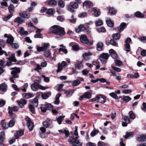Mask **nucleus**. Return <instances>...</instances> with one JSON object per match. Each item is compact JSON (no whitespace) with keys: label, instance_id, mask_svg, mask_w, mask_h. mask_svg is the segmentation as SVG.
<instances>
[{"label":"nucleus","instance_id":"obj_1","mask_svg":"<svg viewBox=\"0 0 146 146\" xmlns=\"http://www.w3.org/2000/svg\"><path fill=\"white\" fill-rule=\"evenodd\" d=\"M76 129L74 130V135L76 136L75 137H72V139H69L68 141L73 146H82V143L78 140V133L77 128L76 127Z\"/></svg>","mask_w":146,"mask_h":146},{"label":"nucleus","instance_id":"obj_2","mask_svg":"<svg viewBox=\"0 0 146 146\" xmlns=\"http://www.w3.org/2000/svg\"><path fill=\"white\" fill-rule=\"evenodd\" d=\"M31 89L34 91H36L38 89H39L42 90H44L48 89L47 87H44L39 84H36L34 83L31 86Z\"/></svg>","mask_w":146,"mask_h":146},{"label":"nucleus","instance_id":"obj_3","mask_svg":"<svg viewBox=\"0 0 146 146\" xmlns=\"http://www.w3.org/2000/svg\"><path fill=\"white\" fill-rule=\"evenodd\" d=\"M109 57V55L107 53H103L100 56V59L101 62L103 63L106 62L107 60Z\"/></svg>","mask_w":146,"mask_h":146},{"label":"nucleus","instance_id":"obj_4","mask_svg":"<svg viewBox=\"0 0 146 146\" xmlns=\"http://www.w3.org/2000/svg\"><path fill=\"white\" fill-rule=\"evenodd\" d=\"M50 44L49 43H44L42 46H37L36 50L38 52L44 51L47 50Z\"/></svg>","mask_w":146,"mask_h":146},{"label":"nucleus","instance_id":"obj_5","mask_svg":"<svg viewBox=\"0 0 146 146\" xmlns=\"http://www.w3.org/2000/svg\"><path fill=\"white\" fill-rule=\"evenodd\" d=\"M78 7V4L76 3H74V4H72V3L67 7V9L68 11L73 12L74 11V9H76Z\"/></svg>","mask_w":146,"mask_h":146},{"label":"nucleus","instance_id":"obj_6","mask_svg":"<svg viewBox=\"0 0 146 146\" xmlns=\"http://www.w3.org/2000/svg\"><path fill=\"white\" fill-rule=\"evenodd\" d=\"M131 41L130 38L128 37L125 41V45L124 50L127 52H129L130 51L131 48L129 43Z\"/></svg>","mask_w":146,"mask_h":146},{"label":"nucleus","instance_id":"obj_7","mask_svg":"<svg viewBox=\"0 0 146 146\" xmlns=\"http://www.w3.org/2000/svg\"><path fill=\"white\" fill-rule=\"evenodd\" d=\"M60 26L58 25H54L49 29V31L50 33L56 34L57 31L58 30Z\"/></svg>","mask_w":146,"mask_h":146},{"label":"nucleus","instance_id":"obj_8","mask_svg":"<svg viewBox=\"0 0 146 146\" xmlns=\"http://www.w3.org/2000/svg\"><path fill=\"white\" fill-rule=\"evenodd\" d=\"M80 40L83 43L87 44L89 42L86 36L85 35H82L80 37Z\"/></svg>","mask_w":146,"mask_h":146},{"label":"nucleus","instance_id":"obj_9","mask_svg":"<svg viewBox=\"0 0 146 146\" xmlns=\"http://www.w3.org/2000/svg\"><path fill=\"white\" fill-rule=\"evenodd\" d=\"M19 15L21 17L28 19L31 16L30 14L27 13L24 11H21L19 13Z\"/></svg>","mask_w":146,"mask_h":146},{"label":"nucleus","instance_id":"obj_10","mask_svg":"<svg viewBox=\"0 0 146 146\" xmlns=\"http://www.w3.org/2000/svg\"><path fill=\"white\" fill-rule=\"evenodd\" d=\"M124 121H123L122 125L124 127H126L127 124L129 123L130 122V120L129 118L126 116H124L123 117Z\"/></svg>","mask_w":146,"mask_h":146},{"label":"nucleus","instance_id":"obj_11","mask_svg":"<svg viewBox=\"0 0 146 146\" xmlns=\"http://www.w3.org/2000/svg\"><path fill=\"white\" fill-rule=\"evenodd\" d=\"M98 102L100 103L104 104L106 102V100L102 95L97 96Z\"/></svg>","mask_w":146,"mask_h":146},{"label":"nucleus","instance_id":"obj_12","mask_svg":"<svg viewBox=\"0 0 146 146\" xmlns=\"http://www.w3.org/2000/svg\"><path fill=\"white\" fill-rule=\"evenodd\" d=\"M14 22L15 23H17L18 25H19L22 23H25V21L21 17H18L14 19Z\"/></svg>","mask_w":146,"mask_h":146},{"label":"nucleus","instance_id":"obj_13","mask_svg":"<svg viewBox=\"0 0 146 146\" xmlns=\"http://www.w3.org/2000/svg\"><path fill=\"white\" fill-rule=\"evenodd\" d=\"M92 3L90 1H87L83 3V6L86 8H89L92 7Z\"/></svg>","mask_w":146,"mask_h":146},{"label":"nucleus","instance_id":"obj_14","mask_svg":"<svg viewBox=\"0 0 146 146\" xmlns=\"http://www.w3.org/2000/svg\"><path fill=\"white\" fill-rule=\"evenodd\" d=\"M109 53L111 56L114 59H116L117 57L116 52L113 49H110L109 51Z\"/></svg>","mask_w":146,"mask_h":146},{"label":"nucleus","instance_id":"obj_15","mask_svg":"<svg viewBox=\"0 0 146 146\" xmlns=\"http://www.w3.org/2000/svg\"><path fill=\"white\" fill-rule=\"evenodd\" d=\"M146 139V135H139L137 138V140L140 142H143L145 141Z\"/></svg>","mask_w":146,"mask_h":146},{"label":"nucleus","instance_id":"obj_16","mask_svg":"<svg viewBox=\"0 0 146 146\" xmlns=\"http://www.w3.org/2000/svg\"><path fill=\"white\" fill-rule=\"evenodd\" d=\"M5 138V134L3 131L0 132V145H3L2 143L4 141Z\"/></svg>","mask_w":146,"mask_h":146},{"label":"nucleus","instance_id":"obj_17","mask_svg":"<svg viewBox=\"0 0 146 146\" xmlns=\"http://www.w3.org/2000/svg\"><path fill=\"white\" fill-rule=\"evenodd\" d=\"M17 102L21 108H22L27 103L26 100L23 99H21L20 100L18 101Z\"/></svg>","mask_w":146,"mask_h":146},{"label":"nucleus","instance_id":"obj_18","mask_svg":"<svg viewBox=\"0 0 146 146\" xmlns=\"http://www.w3.org/2000/svg\"><path fill=\"white\" fill-rule=\"evenodd\" d=\"M59 29L57 31V33L56 34L60 36H63L65 33L64 28L59 27Z\"/></svg>","mask_w":146,"mask_h":146},{"label":"nucleus","instance_id":"obj_19","mask_svg":"<svg viewBox=\"0 0 146 146\" xmlns=\"http://www.w3.org/2000/svg\"><path fill=\"white\" fill-rule=\"evenodd\" d=\"M8 110L10 117L12 119L15 118L16 117V115L15 114L12 112V110H11V108L10 107H9Z\"/></svg>","mask_w":146,"mask_h":146},{"label":"nucleus","instance_id":"obj_20","mask_svg":"<svg viewBox=\"0 0 146 146\" xmlns=\"http://www.w3.org/2000/svg\"><path fill=\"white\" fill-rule=\"evenodd\" d=\"M75 66L78 70H80L83 68V66L82 61H78L75 64Z\"/></svg>","mask_w":146,"mask_h":146},{"label":"nucleus","instance_id":"obj_21","mask_svg":"<svg viewBox=\"0 0 146 146\" xmlns=\"http://www.w3.org/2000/svg\"><path fill=\"white\" fill-rule=\"evenodd\" d=\"M52 122L50 120H47L43 123V126L46 128L48 127L51 126Z\"/></svg>","mask_w":146,"mask_h":146},{"label":"nucleus","instance_id":"obj_22","mask_svg":"<svg viewBox=\"0 0 146 146\" xmlns=\"http://www.w3.org/2000/svg\"><path fill=\"white\" fill-rule=\"evenodd\" d=\"M24 133V131L23 130H19L17 132L16 135H15V137L16 139L18 138L19 137L21 136Z\"/></svg>","mask_w":146,"mask_h":146},{"label":"nucleus","instance_id":"obj_23","mask_svg":"<svg viewBox=\"0 0 146 146\" xmlns=\"http://www.w3.org/2000/svg\"><path fill=\"white\" fill-rule=\"evenodd\" d=\"M11 70H12L11 72V74L13 73L17 74L20 72V70L19 68H17L16 67L12 68Z\"/></svg>","mask_w":146,"mask_h":146},{"label":"nucleus","instance_id":"obj_24","mask_svg":"<svg viewBox=\"0 0 146 146\" xmlns=\"http://www.w3.org/2000/svg\"><path fill=\"white\" fill-rule=\"evenodd\" d=\"M51 94L50 92L42 93L41 95V97L43 99H46L51 95Z\"/></svg>","mask_w":146,"mask_h":146},{"label":"nucleus","instance_id":"obj_25","mask_svg":"<svg viewBox=\"0 0 146 146\" xmlns=\"http://www.w3.org/2000/svg\"><path fill=\"white\" fill-rule=\"evenodd\" d=\"M92 54L90 52H86L83 54V56L84 59L86 60H88L90 59L89 56H91Z\"/></svg>","mask_w":146,"mask_h":146},{"label":"nucleus","instance_id":"obj_26","mask_svg":"<svg viewBox=\"0 0 146 146\" xmlns=\"http://www.w3.org/2000/svg\"><path fill=\"white\" fill-rule=\"evenodd\" d=\"M22 95L23 97L27 99L33 97L34 96L33 94L29 93L23 94Z\"/></svg>","mask_w":146,"mask_h":146},{"label":"nucleus","instance_id":"obj_27","mask_svg":"<svg viewBox=\"0 0 146 146\" xmlns=\"http://www.w3.org/2000/svg\"><path fill=\"white\" fill-rule=\"evenodd\" d=\"M92 10L94 13V15L96 17H98L100 14V12L98 9L94 7L92 9Z\"/></svg>","mask_w":146,"mask_h":146},{"label":"nucleus","instance_id":"obj_28","mask_svg":"<svg viewBox=\"0 0 146 146\" xmlns=\"http://www.w3.org/2000/svg\"><path fill=\"white\" fill-rule=\"evenodd\" d=\"M96 49L98 51H101L102 50V48L103 46V44L102 42H99L97 44Z\"/></svg>","mask_w":146,"mask_h":146},{"label":"nucleus","instance_id":"obj_29","mask_svg":"<svg viewBox=\"0 0 146 146\" xmlns=\"http://www.w3.org/2000/svg\"><path fill=\"white\" fill-rule=\"evenodd\" d=\"M126 24L125 23H122L119 26V28L118 32V33H120L124 29V27L126 26Z\"/></svg>","mask_w":146,"mask_h":146},{"label":"nucleus","instance_id":"obj_30","mask_svg":"<svg viewBox=\"0 0 146 146\" xmlns=\"http://www.w3.org/2000/svg\"><path fill=\"white\" fill-rule=\"evenodd\" d=\"M7 88V86L5 84H3L0 85V89L3 92H6Z\"/></svg>","mask_w":146,"mask_h":146},{"label":"nucleus","instance_id":"obj_31","mask_svg":"<svg viewBox=\"0 0 146 146\" xmlns=\"http://www.w3.org/2000/svg\"><path fill=\"white\" fill-rule=\"evenodd\" d=\"M20 35L21 36L23 35H27L28 32L27 31H25L24 28L23 27L20 28V30L19 32Z\"/></svg>","mask_w":146,"mask_h":146},{"label":"nucleus","instance_id":"obj_32","mask_svg":"<svg viewBox=\"0 0 146 146\" xmlns=\"http://www.w3.org/2000/svg\"><path fill=\"white\" fill-rule=\"evenodd\" d=\"M58 131L61 133H64L66 137H68L69 133V131L66 129H64V130H59Z\"/></svg>","mask_w":146,"mask_h":146},{"label":"nucleus","instance_id":"obj_33","mask_svg":"<svg viewBox=\"0 0 146 146\" xmlns=\"http://www.w3.org/2000/svg\"><path fill=\"white\" fill-rule=\"evenodd\" d=\"M74 90H71L69 91H65V93L66 94V97L67 98L72 96V94L74 93Z\"/></svg>","mask_w":146,"mask_h":146},{"label":"nucleus","instance_id":"obj_34","mask_svg":"<svg viewBox=\"0 0 146 146\" xmlns=\"http://www.w3.org/2000/svg\"><path fill=\"white\" fill-rule=\"evenodd\" d=\"M55 13V9L53 8L48 9L46 13L48 14L53 15Z\"/></svg>","mask_w":146,"mask_h":146},{"label":"nucleus","instance_id":"obj_35","mask_svg":"<svg viewBox=\"0 0 146 146\" xmlns=\"http://www.w3.org/2000/svg\"><path fill=\"white\" fill-rule=\"evenodd\" d=\"M61 95L60 94H57L56 96L55 100L54 102V103L55 104L58 105L59 103V98Z\"/></svg>","mask_w":146,"mask_h":146},{"label":"nucleus","instance_id":"obj_36","mask_svg":"<svg viewBox=\"0 0 146 146\" xmlns=\"http://www.w3.org/2000/svg\"><path fill=\"white\" fill-rule=\"evenodd\" d=\"M14 38L12 36H9L7 40V42L10 44H11L13 42Z\"/></svg>","mask_w":146,"mask_h":146},{"label":"nucleus","instance_id":"obj_37","mask_svg":"<svg viewBox=\"0 0 146 146\" xmlns=\"http://www.w3.org/2000/svg\"><path fill=\"white\" fill-rule=\"evenodd\" d=\"M99 132V131L98 130H96L95 128H94L93 130L91 132L90 135L92 137L96 135Z\"/></svg>","mask_w":146,"mask_h":146},{"label":"nucleus","instance_id":"obj_38","mask_svg":"<svg viewBox=\"0 0 146 146\" xmlns=\"http://www.w3.org/2000/svg\"><path fill=\"white\" fill-rule=\"evenodd\" d=\"M106 23L107 25L110 27H112L113 26V23L110 19H107Z\"/></svg>","mask_w":146,"mask_h":146},{"label":"nucleus","instance_id":"obj_39","mask_svg":"<svg viewBox=\"0 0 146 146\" xmlns=\"http://www.w3.org/2000/svg\"><path fill=\"white\" fill-rule=\"evenodd\" d=\"M8 59L11 62H16L17 61V60L15 58V54L14 53L12 54L11 57H9Z\"/></svg>","mask_w":146,"mask_h":146},{"label":"nucleus","instance_id":"obj_40","mask_svg":"<svg viewBox=\"0 0 146 146\" xmlns=\"http://www.w3.org/2000/svg\"><path fill=\"white\" fill-rule=\"evenodd\" d=\"M64 117V116H59L56 118V120L59 124H60L61 123V122L62 121Z\"/></svg>","mask_w":146,"mask_h":146},{"label":"nucleus","instance_id":"obj_41","mask_svg":"<svg viewBox=\"0 0 146 146\" xmlns=\"http://www.w3.org/2000/svg\"><path fill=\"white\" fill-rule=\"evenodd\" d=\"M121 35L120 34L116 33L112 35L113 38L115 40H119L120 38Z\"/></svg>","mask_w":146,"mask_h":146},{"label":"nucleus","instance_id":"obj_42","mask_svg":"<svg viewBox=\"0 0 146 146\" xmlns=\"http://www.w3.org/2000/svg\"><path fill=\"white\" fill-rule=\"evenodd\" d=\"M92 94L89 92H87L83 94V96L85 98L88 99L90 98L91 97Z\"/></svg>","mask_w":146,"mask_h":146},{"label":"nucleus","instance_id":"obj_43","mask_svg":"<svg viewBox=\"0 0 146 146\" xmlns=\"http://www.w3.org/2000/svg\"><path fill=\"white\" fill-rule=\"evenodd\" d=\"M48 4L49 5H54L56 4V1L54 0H49L48 1Z\"/></svg>","mask_w":146,"mask_h":146},{"label":"nucleus","instance_id":"obj_44","mask_svg":"<svg viewBox=\"0 0 146 146\" xmlns=\"http://www.w3.org/2000/svg\"><path fill=\"white\" fill-rule=\"evenodd\" d=\"M27 125L29 130L31 131H32L34 126L33 123L31 122L30 123H28L27 124Z\"/></svg>","mask_w":146,"mask_h":146},{"label":"nucleus","instance_id":"obj_45","mask_svg":"<svg viewBox=\"0 0 146 146\" xmlns=\"http://www.w3.org/2000/svg\"><path fill=\"white\" fill-rule=\"evenodd\" d=\"M44 54L45 56L46 57H49L51 55V53L49 50H45Z\"/></svg>","mask_w":146,"mask_h":146},{"label":"nucleus","instance_id":"obj_46","mask_svg":"<svg viewBox=\"0 0 146 146\" xmlns=\"http://www.w3.org/2000/svg\"><path fill=\"white\" fill-rule=\"evenodd\" d=\"M8 9L10 13L12 14L14 11V6L12 5H10Z\"/></svg>","mask_w":146,"mask_h":146},{"label":"nucleus","instance_id":"obj_47","mask_svg":"<svg viewBox=\"0 0 146 146\" xmlns=\"http://www.w3.org/2000/svg\"><path fill=\"white\" fill-rule=\"evenodd\" d=\"M1 124L3 128L7 129L8 128V127L7 124H6V123L3 120L1 121Z\"/></svg>","mask_w":146,"mask_h":146},{"label":"nucleus","instance_id":"obj_48","mask_svg":"<svg viewBox=\"0 0 146 146\" xmlns=\"http://www.w3.org/2000/svg\"><path fill=\"white\" fill-rule=\"evenodd\" d=\"M135 16L138 18H142L143 17V15L139 11L136 12L135 14Z\"/></svg>","mask_w":146,"mask_h":146},{"label":"nucleus","instance_id":"obj_49","mask_svg":"<svg viewBox=\"0 0 146 146\" xmlns=\"http://www.w3.org/2000/svg\"><path fill=\"white\" fill-rule=\"evenodd\" d=\"M98 146H109L108 144L102 141H99L97 144Z\"/></svg>","mask_w":146,"mask_h":146},{"label":"nucleus","instance_id":"obj_50","mask_svg":"<svg viewBox=\"0 0 146 146\" xmlns=\"http://www.w3.org/2000/svg\"><path fill=\"white\" fill-rule=\"evenodd\" d=\"M96 26H100L103 25V22L100 19H98L96 21Z\"/></svg>","mask_w":146,"mask_h":146},{"label":"nucleus","instance_id":"obj_51","mask_svg":"<svg viewBox=\"0 0 146 146\" xmlns=\"http://www.w3.org/2000/svg\"><path fill=\"white\" fill-rule=\"evenodd\" d=\"M110 96L114 99H118V96L114 92H112L109 94Z\"/></svg>","mask_w":146,"mask_h":146},{"label":"nucleus","instance_id":"obj_52","mask_svg":"<svg viewBox=\"0 0 146 146\" xmlns=\"http://www.w3.org/2000/svg\"><path fill=\"white\" fill-rule=\"evenodd\" d=\"M87 14L86 13L83 12L79 14L78 17L80 18H82L87 16Z\"/></svg>","mask_w":146,"mask_h":146},{"label":"nucleus","instance_id":"obj_53","mask_svg":"<svg viewBox=\"0 0 146 146\" xmlns=\"http://www.w3.org/2000/svg\"><path fill=\"white\" fill-rule=\"evenodd\" d=\"M32 102L34 106L37 107L38 106V99L36 98H34Z\"/></svg>","mask_w":146,"mask_h":146},{"label":"nucleus","instance_id":"obj_54","mask_svg":"<svg viewBox=\"0 0 146 146\" xmlns=\"http://www.w3.org/2000/svg\"><path fill=\"white\" fill-rule=\"evenodd\" d=\"M129 117L132 119H134L135 118V116L132 111H130L129 112Z\"/></svg>","mask_w":146,"mask_h":146},{"label":"nucleus","instance_id":"obj_55","mask_svg":"<svg viewBox=\"0 0 146 146\" xmlns=\"http://www.w3.org/2000/svg\"><path fill=\"white\" fill-rule=\"evenodd\" d=\"M115 64L118 66L123 65L122 62L120 60H117L115 61Z\"/></svg>","mask_w":146,"mask_h":146},{"label":"nucleus","instance_id":"obj_56","mask_svg":"<svg viewBox=\"0 0 146 146\" xmlns=\"http://www.w3.org/2000/svg\"><path fill=\"white\" fill-rule=\"evenodd\" d=\"M57 19L58 21L62 22L64 21L65 18L64 16L60 15L57 17Z\"/></svg>","mask_w":146,"mask_h":146},{"label":"nucleus","instance_id":"obj_57","mask_svg":"<svg viewBox=\"0 0 146 146\" xmlns=\"http://www.w3.org/2000/svg\"><path fill=\"white\" fill-rule=\"evenodd\" d=\"M116 11L113 8H110L109 9V13L112 14L114 15L116 13Z\"/></svg>","mask_w":146,"mask_h":146},{"label":"nucleus","instance_id":"obj_58","mask_svg":"<svg viewBox=\"0 0 146 146\" xmlns=\"http://www.w3.org/2000/svg\"><path fill=\"white\" fill-rule=\"evenodd\" d=\"M28 85L27 83H25L22 87L21 90L24 92H25L27 88Z\"/></svg>","mask_w":146,"mask_h":146},{"label":"nucleus","instance_id":"obj_59","mask_svg":"<svg viewBox=\"0 0 146 146\" xmlns=\"http://www.w3.org/2000/svg\"><path fill=\"white\" fill-rule=\"evenodd\" d=\"M131 100V98L129 96H126L123 98V101L127 102H128Z\"/></svg>","mask_w":146,"mask_h":146},{"label":"nucleus","instance_id":"obj_60","mask_svg":"<svg viewBox=\"0 0 146 146\" xmlns=\"http://www.w3.org/2000/svg\"><path fill=\"white\" fill-rule=\"evenodd\" d=\"M130 77L132 78H137L139 77V74L138 73H137L134 74V75L130 74Z\"/></svg>","mask_w":146,"mask_h":146},{"label":"nucleus","instance_id":"obj_61","mask_svg":"<svg viewBox=\"0 0 146 146\" xmlns=\"http://www.w3.org/2000/svg\"><path fill=\"white\" fill-rule=\"evenodd\" d=\"M45 105L47 109L48 110H50L52 109L53 108V106L50 104H45Z\"/></svg>","mask_w":146,"mask_h":146},{"label":"nucleus","instance_id":"obj_62","mask_svg":"<svg viewBox=\"0 0 146 146\" xmlns=\"http://www.w3.org/2000/svg\"><path fill=\"white\" fill-rule=\"evenodd\" d=\"M29 108L30 111L33 113H35V108L32 105L30 104L29 105Z\"/></svg>","mask_w":146,"mask_h":146},{"label":"nucleus","instance_id":"obj_63","mask_svg":"<svg viewBox=\"0 0 146 146\" xmlns=\"http://www.w3.org/2000/svg\"><path fill=\"white\" fill-rule=\"evenodd\" d=\"M15 123V121L14 120H11L10 121L9 123L8 126L10 127H13Z\"/></svg>","mask_w":146,"mask_h":146},{"label":"nucleus","instance_id":"obj_64","mask_svg":"<svg viewBox=\"0 0 146 146\" xmlns=\"http://www.w3.org/2000/svg\"><path fill=\"white\" fill-rule=\"evenodd\" d=\"M133 136L131 132H129L127 133L125 136V139L129 138L130 137H132Z\"/></svg>","mask_w":146,"mask_h":146}]
</instances>
